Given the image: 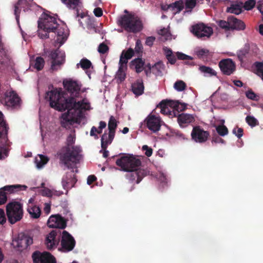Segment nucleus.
I'll list each match as a JSON object with an SVG mask.
<instances>
[{"mask_svg":"<svg viewBox=\"0 0 263 263\" xmlns=\"http://www.w3.org/2000/svg\"><path fill=\"white\" fill-rule=\"evenodd\" d=\"M97 179L95 175H90L87 178V183L88 184L90 185Z\"/></svg>","mask_w":263,"mask_h":263,"instance_id":"nucleus-64","label":"nucleus"},{"mask_svg":"<svg viewBox=\"0 0 263 263\" xmlns=\"http://www.w3.org/2000/svg\"><path fill=\"white\" fill-rule=\"evenodd\" d=\"M63 84L64 88L70 94V97L66 98L63 91L56 88L47 92L46 98L49 101L51 107L59 111L68 110L60 118L61 126L68 128L79 122L83 117L82 110H88L90 104L85 102V99L76 101V98L80 95L82 86L80 82L69 79L64 80Z\"/></svg>","mask_w":263,"mask_h":263,"instance_id":"nucleus-1","label":"nucleus"},{"mask_svg":"<svg viewBox=\"0 0 263 263\" xmlns=\"http://www.w3.org/2000/svg\"><path fill=\"white\" fill-rule=\"evenodd\" d=\"M127 172L126 178L131 182L136 181L137 183H139L144 176V171L138 168Z\"/></svg>","mask_w":263,"mask_h":263,"instance_id":"nucleus-18","label":"nucleus"},{"mask_svg":"<svg viewBox=\"0 0 263 263\" xmlns=\"http://www.w3.org/2000/svg\"><path fill=\"white\" fill-rule=\"evenodd\" d=\"M144 86L142 79H138L132 84V91L133 93L138 97L144 93Z\"/></svg>","mask_w":263,"mask_h":263,"instance_id":"nucleus-22","label":"nucleus"},{"mask_svg":"<svg viewBox=\"0 0 263 263\" xmlns=\"http://www.w3.org/2000/svg\"><path fill=\"white\" fill-rule=\"evenodd\" d=\"M33 243V238L28 234L21 233L12 240V245L18 251H22L27 249L29 246Z\"/></svg>","mask_w":263,"mask_h":263,"instance_id":"nucleus-9","label":"nucleus"},{"mask_svg":"<svg viewBox=\"0 0 263 263\" xmlns=\"http://www.w3.org/2000/svg\"><path fill=\"white\" fill-rule=\"evenodd\" d=\"M9 127L4 119L3 114L0 111V160L5 159L8 156L10 146L8 139V130Z\"/></svg>","mask_w":263,"mask_h":263,"instance_id":"nucleus-4","label":"nucleus"},{"mask_svg":"<svg viewBox=\"0 0 263 263\" xmlns=\"http://www.w3.org/2000/svg\"><path fill=\"white\" fill-rule=\"evenodd\" d=\"M216 130L218 135L222 137L228 135L229 133L228 128L223 124L217 126Z\"/></svg>","mask_w":263,"mask_h":263,"instance_id":"nucleus-39","label":"nucleus"},{"mask_svg":"<svg viewBox=\"0 0 263 263\" xmlns=\"http://www.w3.org/2000/svg\"><path fill=\"white\" fill-rule=\"evenodd\" d=\"M6 213L9 222L14 224L23 217V204L15 201L9 203L6 206Z\"/></svg>","mask_w":263,"mask_h":263,"instance_id":"nucleus-6","label":"nucleus"},{"mask_svg":"<svg viewBox=\"0 0 263 263\" xmlns=\"http://www.w3.org/2000/svg\"><path fill=\"white\" fill-rule=\"evenodd\" d=\"M177 56L179 60L186 61L187 62L185 63L186 64L192 65L193 64V58L190 56L180 52H177Z\"/></svg>","mask_w":263,"mask_h":263,"instance_id":"nucleus-38","label":"nucleus"},{"mask_svg":"<svg viewBox=\"0 0 263 263\" xmlns=\"http://www.w3.org/2000/svg\"><path fill=\"white\" fill-rule=\"evenodd\" d=\"M191 31L197 37H210L213 33L212 28L206 26L203 24L193 26Z\"/></svg>","mask_w":263,"mask_h":263,"instance_id":"nucleus-16","label":"nucleus"},{"mask_svg":"<svg viewBox=\"0 0 263 263\" xmlns=\"http://www.w3.org/2000/svg\"><path fill=\"white\" fill-rule=\"evenodd\" d=\"M126 70L127 67H119L115 77L118 83H120L125 80L126 77Z\"/></svg>","mask_w":263,"mask_h":263,"instance_id":"nucleus-32","label":"nucleus"},{"mask_svg":"<svg viewBox=\"0 0 263 263\" xmlns=\"http://www.w3.org/2000/svg\"><path fill=\"white\" fill-rule=\"evenodd\" d=\"M174 87L177 91H181L185 89L186 85L183 81L179 80L175 83Z\"/></svg>","mask_w":263,"mask_h":263,"instance_id":"nucleus-41","label":"nucleus"},{"mask_svg":"<svg viewBox=\"0 0 263 263\" xmlns=\"http://www.w3.org/2000/svg\"><path fill=\"white\" fill-rule=\"evenodd\" d=\"M143 49L141 42L140 40H137L136 43V46L135 48V51L140 53L142 52Z\"/></svg>","mask_w":263,"mask_h":263,"instance_id":"nucleus-58","label":"nucleus"},{"mask_svg":"<svg viewBox=\"0 0 263 263\" xmlns=\"http://www.w3.org/2000/svg\"><path fill=\"white\" fill-rule=\"evenodd\" d=\"M212 143H225V141L220 138L219 135L215 134H213L212 138Z\"/></svg>","mask_w":263,"mask_h":263,"instance_id":"nucleus-52","label":"nucleus"},{"mask_svg":"<svg viewBox=\"0 0 263 263\" xmlns=\"http://www.w3.org/2000/svg\"><path fill=\"white\" fill-rule=\"evenodd\" d=\"M62 2L69 8L75 9L81 4V0H61Z\"/></svg>","mask_w":263,"mask_h":263,"instance_id":"nucleus-37","label":"nucleus"},{"mask_svg":"<svg viewBox=\"0 0 263 263\" xmlns=\"http://www.w3.org/2000/svg\"><path fill=\"white\" fill-rule=\"evenodd\" d=\"M48 160L49 159L47 157L40 155L39 157L35 158V162L37 168H41L48 162Z\"/></svg>","mask_w":263,"mask_h":263,"instance_id":"nucleus-36","label":"nucleus"},{"mask_svg":"<svg viewBox=\"0 0 263 263\" xmlns=\"http://www.w3.org/2000/svg\"><path fill=\"white\" fill-rule=\"evenodd\" d=\"M177 121L180 127H185L190 124L194 122L195 118L192 115L182 113L178 115Z\"/></svg>","mask_w":263,"mask_h":263,"instance_id":"nucleus-19","label":"nucleus"},{"mask_svg":"<svg viewBox=\"0 0 263 263\" xmlns=\"http://www.w3.org/2000/svg\"><path fill=\"white\" fill-rule=\"evenodd\" d=\"M6 221V217L4 211L0 209V224H3Z\"/></svg>","mask_w":263,"mask_h":263,"instance_id":"nucleus-61","label":"nucleus"},{"mask_svg":"<svg viewBox=\"0 0 263 263\" xmlns=\"http://www.w3.org/2000/svg\"><path fill=\"white\" fill-rule=\"evenodd\" d=\"M218 25L222 28L230 30V20L229 17L228 18L227 21L220 20L218 22Z\"/></svg>","mask_w":263,"mask_h":263,"instance_id":"nucleus-48","label":"nucleus"},{"mask_svg":"<svg viewBox=\"0 0 263 263\" xmlns=\"http://www.w3.org/2000/svg\"><path fill=\"white\" fill-rule=\"evenodd\" d=\"M117 127V121L115 117L111 116L109 118V120L108 124V128L109 133L115 135L116 129Z\"/></svg>","mask_w":263,"mask_h":263,"instance_id":"nucleus-35","label":"nucleus"},{"mask_svg":"<svg viewBox=\"0 0 263 263\" xmlns=\"http://www.w3.org/2000/svg\"><path fill=\"white\" fill-rule=\"evenodd\" d=\"M155 40V37L153 36L148 37L146 40L145 44L149 46H151L153 45Z\"/></svg>","mask_w":263,"mask_h":263,"instance_id":"nucleus-62","label":"nucleus"},{"mask_svg":"<svg viewBox=\"0 0 263 263\" xmlns=\"http://www.w3.org/2000/svg\"><path fill=\"white\" fill-rule=\"evenodd\" d=\"M27 210L32 218L37 219L41 216V210L37 205L28 204Z\"/></svg>","mask_w":263,"mask_h":263,"instance_id":"nucleus-28","label":"nucleus"},{"mask_svg":"<svg viewBox=\"0 0 263 263\" xmlns=\"http://www.w3.org/2000/svg\"><path fill=\"white\" fill-rule=\"evenodd\" d=\"M32 258L33 263H56L55 257L47 252L36 251L33 253Z\"/></svg>","mask_w":263,"mask_h":263,"instance_id":"nucleus-14","label":"nucleus"},{"mask_svg":"<svg viewBox=\"0 0 263 263\" xmlns=\"http://www.w3.org/2000/svg\"><path fill=\"white\" fill-rule=\"evenodd\" d=\"M255 4V0H248L245 3L243 7L246 10H250L254 7Z\"/></svg>","mask_w":263,"mask_h":263,"instance_id":"nucleus-47","label":"nucleus"},{"mask_svg":"<svg viewBox=\"0 0 263 263\" xmlns=\"http://www.w3.org/2000/svg\"><path fill=\"white\" fill-rule=\"evenodd\" d=\"M242 5V3L237 2L235 4H232L230 7L227 8V11L231 13L239 14L241 12Z\"/></svg>","mask_w":263,"mask_h":263,"instance_id":"nucleus-33","label":"nucleus"},{"mask_svg":"<svg viewBox=\"0 0 263 263\" xmlns=\"http://www.w3.org/2000/svg\"><path fill=\"white\" fill-rule=\"evenodd\" d=\"M94 14L97 17H100L103 14V11L101 8H96L93 10Z\"/></svg>","mask_w":263,"mask_h":263,"instance_id":"nucleus-63","label":"nucleus"},{"mask_svg":"<svg viewBox=\"0 0 263 263\" xmlns=\"http://www.w3.org/2000/svg\"><path fill=\"white\" fill-rule=\"evenodd\" d=\"M52 192H53V191H52L48 188H46V187L43 188L40 191L41 194L43 196H46V197H51L52 196Z\"/></svg>","mask_w":263,"mask_h":263,"instance_id":"nucleus-54","label":"nucleus"},{"mask_svg":"<svg viewBox=\"0 0 263 263\" xmlns=\"http://www.w3.org/2000/svg\"><path fill=\"white\" fill-rule=\"evenodd\" d=\"M142 150L145 151V155L147 157H150L153 154L152 148L149 147L147 145H144L142 146Z\"/></svg>","mask_w":263,"mask_h":263,"instance_id":"nucleus-57","label":"nucleus"},{"mask_svg":"<svg viewBox=\"0 0 263 263\" xmlns=\"http://www.w3.org/2000/svg\"><path fill=\"white\" fill-rule=\"evenodd\" d=\"M184 3L182 0L176 1L170 5L168 7V9L173 11V13L176 14L180 12L183 8Z\"/></svg>","mask_w":263,"mask_h":263,"instance_id":"nucleus-31","label":"nucleus"},{"mask_svg":"<svg viewBox=\"0 0 263 263\" xmlns=\"http://www.w3.org/2000/svg\"><path fill=\"white\" fill-rule=\"evenodd\" d=\"M161 109V113L164 115H173L172 109L171 108V100H162L157 105Z\"/></svg>","mask_w":263,"mask_h":263,"instance_id":"nucleus-25","label":"nucleus"},{"mask_svg":"<svg viewBox=\"0 0 263 263\" xmlns=\"http://www.w3.org/2000/svg\"><path fill=\"white\" fill-rule=\"evenodd\" d=\"M247 123L251 127H254L259 124L257 120L253 116H248L246 118Z\"/></svg>","mask_w":263,"mask_h":263,"instance_id":"nucleus-44","label":"nucleus"},{"mask_svg":"<svg viewBox=\"0 0 263 263\" xmlns=\"http://www.w3.org/2000/svg\"><path fill=\"white\" fill-rule=\"evenodd\" d=\"M76 138L70 134L67 138L66 144L57 152V156L60 164H63L66 167L71 168L70 162L79 163L81 159L80 149L78 146H74Z\"/></svg>","mask_w":263,"mask_h":263,"instance_id":"nucleus-2","label":"nucleus"},{"mask_svg":"<svg viewBox=\"0 0 263 263\" xmlns=\"http://www.w3.org/2000/svg\"><path fill=\"white\" fill-rule=\"evenodd\" d=\"M199 70L205 77H210L216 76L217 72L211 67H199Z\"/></svg>","mask_w":263,"mask_h":263,"instance_id":"nucleus-34","label":"nucleus"},{"mask_svg":"<svg viewBox=\"0 0 263 263\" xmlns=\"http://www.w3.org/2000/svg\"><path fill=\"white\" fill-rule=\"evenodd\" d=\"M133 66H144V62L142 59L138 58L132 62Z\"/></svg>","mask_w":263,"mask_h":263,"instance_id":"nucleus-60","label":"nucleus"},{"mask_svg":"<svg viewBox=\"0 0 263 263\" xmlns=\"http://www.w3.org/2000/svg\"><path fill=\"white\" fill-rule=\"evenodd\" d=\"M159 34L161 35V40L165 41L171 39V35L166 29H161L159 31Z\"/></svg>","mask_w":263,"mask_h":263,"instance_id":"nucleus-42","label":"nucleus"},{"mask_svg":"<svg viewBox=\"0 0 263 263\" xmlns=\"http://www.w3.org/2000/svg\"><path fill=\"white\" fill-rule=\"evenodd\" d=\"M185 5L186 9H193L196 5V0H185Z\"/></svg>","mask_w":263,"mask_h":263,"instance_id":"nucleus-53","label":"nucleus"},{"mask_svg":"<svg viewBox=\"0 0 263 263\" xmlns=\"http://www.w3.org/2000/svg\"><path fill=\"white\" fill-rule=\"evenodd\" d=\"M144 122L147 127L153 132H158L160 129V119L154 115H149L145 119Z\"/></svg>","mask_w":263,"mask_h":263,"instance_id":"nucleus-17","label":"nucleus"},{"mask_svg":"<svg viewBox=\"0 0 263 263\" xmlns=\"http://www.w3.org/2000/svg\"><path fill=\"white\" fill-rule=\"evenodd\" d=\"M61 249L64 252L72 251L76 245L73 237L66 231H63L61 240Z\"/></svg>","mask_w":263,"mask_h":263,"instance_id":"nucleus-12","label":"nucleus"},{"mask_svg":"<svg viewBox=\"0 0 263 263\" xmlns=\"http://www.w3.org/2000/svg\"><path fill=\"white\" fill-rule=\"evenodd\" d=\"M108 50V46L104 43H101L98 47V51L100 53H105Z\"/></svg>","mask_w":263,"mask_h":263,"instance_id":"nucleus-55","label":"nucleus"},{"mask_svg":"<svg viewBox=\"0 0 263 263\" xmlns=\"http://www.w3.org/2000/svg\"><path fill=\"white\" fill-rule=\"evenodd\" d=\"M116 164L124 172L132 171L140 166L141 162L132 155L123 154L116 160Z\"/></svg>","mask_w":263,"mask_h":263,"instance_id":"nucleus-5","label":"nucleus"},{"mask_svg":"<svg viewBox=\"0 0 263 263\" xmlns=\"http://www.w3.org/2000/svg\"><path fill=\"white\" fill-rule=\"evenodd\" d=\"M115 135L108 132L107 133L106 132L102 135L101 138V145L102 149H105L107 147L108 145L110 144L114 138Z\"/></svg>","mask_w":263,"mask_h":263,"instance_id":"nucleus-24","label":"nucleus"},{"mask_svg":"<svg viewBox=\"0 0 263 263\" xmlns=\"http://www.w3.org/2000/svg\"><path fill=\"white\" fill-rule=\"evenodd\" d=\"M27 6V2L26 0H19L15 5L14 13L16 16V19L18 22L19 13L20 11L23 9L24 11L25 10L26 7Z\"/></svg>","mask_w":263,"mask_h":263,"instance_id":"nucleus-29","label":"nucleus"},{"mask_svg":"<svg viewBox=\"0 0 263 263\" xmlns=\"http://www.w3.org/2000/svg\"><path fill=\"white\" fill-rule=\"evenodd\" d=\"M34 62H35L34 66L44 65L45 63L44 60L41 57H37L35 59H34V57H32L30 59L31 64L30 66H31Z\"/></svg>","mask_w":263,"mask_h":263,"instance_id":"nucleus-46","label":"nucleus"},{"mask_svg":"<svg viewBox=\"0 0 263 263\" xmlns=\"http://www.w3.org/2000/svg\"><path fill=\"white\" fill-rule=\"evenodd\" d=\"M243 130L241 128H234L233 129V133L235 134L238 138H240L243 135Z\"/></svg>","mask_w":263,"mask_h":263,"instance_id":"nucleus-56","label":"nucleus"},{"mask_svg":"<svg viewBox=\"0 0 263 263\" xmlns=\"http://www.w3.org/2000/svg\"><path fill=\"white\" fill-rule=\"evenodd\" d=\"M50 56L52 60L51 66H56L64 64L65 61V53L63 52L56 50L51 52Z\"/></svg>","mask_w":263,"mask_h":263,"instance_id":"nucleus-20","label":"nucleus"},{"mask_svg":"<svg viewBox=\"0 0 263 263\" xmlns=\"http://www.w3.org/2000/svg\"><path fill=\"white\" fill-rule=\"evenodd\" d=\"M191 135L193 141L201 143L207 141L210 136V133L198 125L193 127Z\"/></svg>","mask_w":263,"mask_h":263,"instance_id":"nucleus-13","label":"nucleus"},{"mask_svg":"<svg viewBox=\"0 0 263 263\" xmlns=\"http://www.w3.org/2000/svg\"><path fill=\"white\" fill-rule=\"evenodd\" d=\"M119 23L128 32H138L142 28L141 21L134 14L124 15L121 18Z\"/></svg>","mask_w":263,"mask_h":263,"instance_id":"nucleus-7","label":"nucleus"},{"mask_svg":"<svg viewBox=\"0 0 263 263\" xmlns=\"http://www.w3.org/2000/svg\"><path fill=\"white\" fill-rule=\"evenodd\" d=\"M25 185H6L0 189V205L5 203L7 200V194L14 193L19 191H24L27 189Z\"/></svg>","mask_w":263,"mask_h":263,"instance_id":"nucleus-10","label":"nucleus"},{"mask_svg":"<svg viewBox=\"0 0 263 263\" xmlns=\"http://www.w3.org/2000/svg\"><path fill=\"white\" fill-rule=\"evenodd\" d=\"M235 64L231 59H226L220 61L219 65L221 66H235Z\"/></svg>","mask_w":263,"mask_h":263,"instance_id":"nucleus-51","label":"nucleus"},{"mask_svg":"<svg viewBox=\"0 0 263 263\" xmlns=\"http://www.w3.org/2000/svg\"><path fill=\"white\" fill-rule=\"evenodd\" d=\"M246 97L251 100L257 101L259 99V96H257L254 91L251 89L248 90L246 92Z\"/></svg>","mask_w":263,"mask_h":263,"instance_id":"nucleus-50","label":"nucleus"},{"mask_svg":"<svg viewBox=\"0 0 263 263\" xmlns=\"http://www.w3.org/2000/svg\"><path fill=\"white\" fill-rule=\"evenodd\" d=\"M57 232L54 230L49 233L46 237L45 243L49 250L53 249L58 244L59 240L56 239Z\"/></svg>","mask_w":263,"mask_h":263,"instance_id":"nucleus-21","label":"nucleus"},{"mask_svg":"<svg viewBox=\"0 0 263 263\" xmlns=\"http://www.w3.org/2000/svg\"><path fill=\"white\" fill-rule=\"evenodd\" d=\"M230 29L244 30L246 27L245 23L241 20L234 16H230Z\"/></svg>","mask_w":263,"mask_h":263,"instance_id":"nucleus-27","label":"nucleus"},{"mask_svg":"<svg viewBox=\"0 0 263 263\" xmlns=\"http://www.w3.org/2000/svg\"><path fill=\"white\" fill-rule=\"evenodd\" d=\"M186 108L184 103H181L178 101H171V108L175 117H178V115H180L179 112L184 111Z\"/></svg>","mask_w":263,"mask_h":263,"instance_id":"nucleus-23","label":"nucleus"},{"mask_svg":"<svg viewBox=\"0 0 263 263\" xmlns=\"http://www.w3.org/2000/svg\"><path fill=\"white\" fill-rule=\"evenodd\" d=\"M223 74L230 76L236 70V67H219Z\"/></svg>","mask_w":263,"mask_h":263,"instance_id":"nucleus-43","label":"nucleus"},{"mask_svg":"<svg viewBox=\"0 0 263 263\" xmlns=\"http://www.w3.org/2000/svg\"><path fill=\"white\" fill-rule=\"evenodd\" d=\"M49 228L64 229L67 226L66 220L59 214L50 216L47 221Z\"/></svg>","mask_w":263,"mask_h":263,"instance_id":"nucleus-15","label":"nucleus"},{"mask_svg":"<svg viewBox=\"0 0 263 263\" xmlns=\"http://www.w3.org/2000/svg\"><path fill=\"white\" fill-rule=\"evenodd\" d=\"M1 100L2 103L13 108L19 107L21 102L20 98L13 91L6 92Z\"/></svg>","mask_w":263,"mask_h":263,"instance_id":"nucleus-11","label":"nucleus"},{"mask_svg":"<svg viewBox=\"0 0 263 263\" xmlns=\"http://www.w3.org/2000/svg\"><path fill=\"white\" fill-rule=\"evenodd\" d=\"M57 39L55 42L60 44L61 46L66 40L68 36L67 30L63 27H57Z\"/></svg>","mask_w":263,"mask_h":263,"instance_id":"nucleus-26","label":"nucleus"},{"mask_svg":"<svg viewBox=\"0 0 263 263\" xmlns=\"http://www.w3.org/2000/svg\"><path fill=\"white\" fill-rule=\"evenodd\" d=\"M156 67H135L136 71L137 73H140L143 70H144L147 76H148L149 73H151L152 68H154Z\"/></svg>","mask_w":263,"mask_h":263,"instance_id":"nucleus-49","label":"nucleus"},{"mask_svg":"<svg viewBox=\"0 0 263 263\" xmlns=\"http://www.w3.org/2000/svg\"><path fill=\"white\" fill-rule=\"evenodd\" d=\"M195 53L198 57L203 58L209 54V51L204 48H198L196 50Z\"/></svg>","mask_w":263,"mask_h":263,"instance_id":"nucleus-45","label":"nucleus"},{"mask_svg":"<svg viewBox=\"0 0 263 263\" xmlns=\"http://www.w3.org/2000/svg\"><path fill=\"white\" fill-rule=\"evenodd\" d=\"M58 26L55 17L46 13L42 14L38 21L39 36L41 39L48 38L49 36L48 33L53 32Z\"/></svg>","mask_w":263,"mask_h":263,"instance_id":"nucleus-3","label":"nucleus"},{"mask_svg":"<svg viewBox=\"0 0 263 263\" xmlns=\"http://www.w3.org/2000/svg\"><path fill=\"white\" fill-rule=\"evenodd\" d=\"M134 55V50L132 48L128 49L126 51H123L120 59L121 66L122 64H126L129 59H131Z\"/></svg>","mask_w":263,"mask_h":263,"instance_id":"nucleus-30","label":"nucleus"},{"mask_svg":"<svg viewBox=\"0 0 263 263\" xmlns=\"http://www.w3.org/2000/svg\"><path fill=\"white\" fill-rule=\"evenodd\" d=\"M248 69L261 77L263 80V67H248Z\"/></svg>","mask_w":263,"mask_h":263,"instance_id":"nucleus-40","label":"nucleus"},{"mask_svg":"<svg viewBox=\"0 0 263 263\" xmlns=\"http://www.w3.org/2000/svg\"><path fill=\"white\" fill-rule=\"evenodd\" d=\"M77 66H91V62L86 58L82 59Z\"/></svg>","mask_w":263,"mask_h":263,"instance_id":"nucleus-59","label":"nucleus"},{"mask_svg":"<svg viewBox=\"0 0 263 263\" xmlns=\"http://www.w3.org/2000/svg\"><path fill=\"white\" fill-rule=\"evenodd\" d=\"M77 164L70 162L71 168L67 167L70 169V171L66 172L65 175L63 177L62 180V186L63 189L67 191L73 187L77 181V179L74 174V173H77L78 172L77 166Z\"/></svg>","mask_w":263,"mask_h":263,"instance_id":"nucleus-8","label":"nucleus"}]
</instances>
